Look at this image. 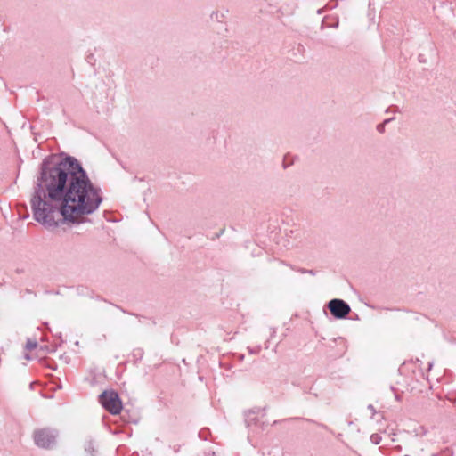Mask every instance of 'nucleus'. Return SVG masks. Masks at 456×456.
Wrapping results in <instances>:
<instances>
[{
  "instance_id": "39448f33",
  "label": "nucleus",
  "mask_w": 456,
  "mask_h": 456,
  "mask_svg": "<svg viewBox=\"0 0 456 456\" xmlns=\"http://www.w3.org/2000/svg\"><path fill=\"white\" fill-rule=\"evenodd\" d=\"M37 346V341L34 340H28L26 344V350L27 351H32Z\"/></svg>"
},
{
  "instance_id": "7ed1b4c3",
  "label": "nucleus",
  "mask_w": 456,
  "mask_h": 456,
  "mask_svg": "<svg viewBox=\"0 0 456 456\" xmlns=\"http://www.w3.org/2000/svg\"><path fill=\"white\" fill-rule=\"evenodd\" d=\"M34 440L37 446L51 449L55 443V436L46 429H38L34 433Z\"/></svg>"
},
{
  "instance_id": "f03ea898",
  "label": "nucleus",
  "mask_w": 456,
  "mask_h": 456,
  "mask_svg": "<svg viewBox=\"0 0 456 456\" xmlns=\"http://www.w3.org/2000/svg\"><path fill=\"white\" fill-rule=\"evenodd\" d=\"M99 401L102 407L111 414L120 413L123 406L117 392L106 390L100 395Z\"/></svg>"
},
{
  "instance_id": "20e7f679",
  "label": "nucleus",
  "mask_w": 456,
  "mask_h": 456,
  "mask_svg": "<svg viewBox=\"0 0 456 456\" xmlns=\"http://www.w3.org/2000/svg\"><path fill=\"white\" fill-rule=\"evenodd\" d=\"M328 307L331 314L338 319L345 318L350 312V306L342 299H332Z\"/></svg>"
},
{
  "instance_id": "f257e3e1",
  "label": "nucleus",
  "mask_w": 456,
  "mask_h": 456,
  "mask_svg": "<svg viewBox=\"0 0 456 456\" xmlns=\"http://www.w3.org/2000/svg\"><path fill=\"white\" fill-rule=\"evenodd\" d=\"M42 187L53 206L39 194L32 199L35 219L48 228L58 224L60 213L63 219L79 223L86 215L96 210L102 201L98 189L94 187L77 159L66 158L42 173Z\"/></svg>"
},
{
  "instance_id": "423d86ee",
  "label": "nucleus",
  "mask_w": 456,
  "mask_h": 456,
  "mask_svg": "<svg viewBox=\"0 0 456 456\" xmlns=\"http://www.w3.org/2000/svg\"><path fill=\"white\" fill-rule=\"evenodd\" d=\"M382 127H383V126H379L378 129L381 132Z\"/></svg>"
}]
</instances>
